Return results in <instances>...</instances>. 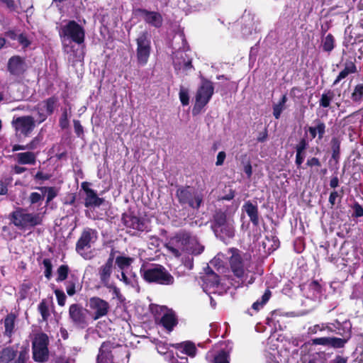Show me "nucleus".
I'll list each match as a JSON object with an SVG mask.
<instances>
[{"label":"nucleus","mask_w":363,"mask_h":363,"mask_svg":"<svg viewBox=\"0 0 363 363\" xmlns=\"http://www.w3.org/2000/svg\"><path fill=\"white\" fill-rule=\"evenodd\" d=\"M38 311L42 316V320L47 322L50 315L49 306L45 300H43L38 305Z\"/></svg>","instance_id":"nucleus-36"},{"label":"nucleus","mask_w":363,"mask_h":363,"mask_svg":"<svg viewBox=\"0 0 363 363\" xmlns=\"http://www.w3.org/2000/svg\"><path fill=\"white\" fill-rule=\"evenodd\" d=\"M60 125L62 129L67 128L69 125L67 112L65 110L60 118Z\"/></svg>","instance_id":"nucleus-54"},{"label":"nucleus","mask_w":363,"mask_h":363,"mask_svg":"<svg viewBox=\"0 0 363 363\" xmlns=\"http://www.w3.org/2000/svg\"><path fill=\"white\" fill-rule=\"evenodd\" d=\"M69 269L67 265H61L58 267L57 270V277L56 281L57 282L65 281L68 276Z\"/></svg>","instance_id":"nucleus-38"},{"label":"nucleus","mask_w":363,"mask_h":363,"mask_svg":"<svg viewBox=\"0 0 363 363\" xmlns=\"http://www.w3.org/2000/svg\"><path fill=\"white\" fill-rule=\"evenodd\" d=\"M35 179L37 180H48L50 179V176L48 174H44L42 172H38L34 176Z\"/></svg>","instance_id":"nucleus-63"},{"label":"nucleus","mask_w":363,"mask_h":363,"mask_svg":"<svg viewBox=\"0 0 363 363\" xmlns=\"http://www.w3.org/2000/svg\"><path fill=\"white\" fill-rule=\"evenodd\" d=\"M213 363H230L228 354L225 351L219 352L214 357Z\"/></svg>","instance_id":"nucleus-42"},{"label":"nucleus","mask_w":363,"mask_h":363,"mask_svg":"<svg viewBox=\"0 0 363 363\" xmlns=\"http://www.w3.org/2000/svg\"><path fill=\"white\" fill-rule=\"evenodd\" d=\"M36 154L31 151L19 152L14 155V159L16 162L21 165H34L36 163Z\"/></svg>","instance_id":"nucleus-23"},{"label":"nucleus","mask_w":363,"mask_h":363,"mask_svg":"<svg viewBox=\"0 0 363 363\" xmlns=\"http://www.w3.org/2000/svg\"><path fill=\"white\" fill-rule=\"evenodd\" d=\"M312 344L315 345L328 346L329 337H317L312 340Z\"/></svg>","instance_id":"nucleus-53"},{"label":"nucleus","mask_w":363,"mask_h":363,"mask_svg":"<svg viewBox=\"0 0 363 363\" xmlns=\"http://www.w3.org/2000/svg\"><path fill=\"white\" fill-rule=\"evenodd\" d=\"M43 194H47L46 202H50L57 195V189L55 187L41 186L38 187Z\"/></svg>","instance_id":"nucleus-35"},{"label":"nucleus","mask_w":363,"mask_h":363,"mask_svg":"<svg viewBox=\"0 0 363 363\" xmlns=\"http://www.w3.org/2000/svg\"><path fill=\"white\" fill-rule=\"evenodd\" d=\"M31 285L29 283H23L21 286L20 294L22 298H26L28 291L30 289Z\"/></svg>","instance_id":"nucleus-55"},{"label":"nucleus","mask_w":363,"mask_h":363,"mask_svg":"<svg viewBox=\"0 0 363 363\" xmlns=\"http://www.w3.org/2000/svg\"><path fill=\"white\" fill-rule=\"evenodd\" d=\"M202 288L206 293H216L220 284V279L215 272L208 269L206 274L202 277Z\"/></svg>","instance_id":"nucleus-17"},{"label":"nucleus","mask_w":363,"mask_h":363,"mask_svg":"<svg viewBox=\"0 0 363 363\" xmlns=\"http://www.w3.org/2000/svg\"><path fill=\"white\" fill-rule=\"evenodd\" d=\"M157 352L161 354H167L168 359L169 354H173L172 352H169V345L167 342L160 341L156 345Z\"/></svg>","instance_id":"nucleus-41"},{"label":"nucleus","mask_w":363,"mask_h":363,"mask_svg":"<svg viewBox=\"0 0 363 363\" xmlns=\"http://www.w3.org/2000/svg\"><path fill=\"white\" fill-rule=\"evenodd\" d=\"M333 158L336 159L340 153V143L335 138L332 140Z\"/></svg>","instance_id":"nucleus-50"},{"label":"nucleus","mask_w":363,"mask_h":363,"mask_svg":"<svg viewBox=\"0 0 363 363\" xmlns=\"http://www.w3.org/2000/svg\"><path fill=\"white\" fill-rule=\"evenodd\" d=\"M60 36L65 40H71L77 44H82L84 41L85 31L84 28L74 21H69L62 26Z\"/></svg>","instance_id":"nucleus-8"},{"label":"nucleus","mask_w":363,"mask_h":363,"mask_svg":"<svg viewBox=\"0 0 363 363\" xmlns=\"http://www.w3.org/2000/svg\"><path fill=\"white\" fill-rule=\"evenodd\" d=\"M306 165L309 167H320L321 163L318 158L312 157L307 160Z\"/></svg>","instance_id":"nucleus-62"},{"label":"nucleus","mask_w":363,"mask_h":363,"mask_svg":"<svg viewBox=\"0 0 363 363\" xmlns=\"http://www.w3.org/2000/svg\"><path fill=\"white\" fill-rule=\"evenodd\" d=\"M169 363H189L186 356L177 353V356L169 354Z\"/></svg>","instance_id":"nucleus-43"},{"label":"nucleus","mask_w":363,"mask_h":363,"mask_svg":"<svg viewBox=\"0 0 363 363\" xmlns=\"http://www.w3.org/2000/svg\"><path fill=\"white\" fill-rule=\"evenodd\" d=\"M160 323L169 332H171L177 324V319L172 311H167L162 316Z\"/></svg>","instance_id":"nucleus-26"},{"label":"nucleus","mask_w":363,"mask_h":363,"mask_svg":"<svg viewBox=\"0 0 363 363\" xmlns=\"http://www.w3.org/2000/svg\"><path fill=\"white\" fill-rule=\"evenodd\" d=\"M137 49L136 56L138 65H145L150 55L151 40L147 32H142L136 38Z\"/></svg>","instance_id":"nucleus-10"},{"label":"nucleus","mask_w":363,"mask_h":363,"mask_svg":"<svg viewBox=\"0 0 363 363\" xmlns=\"http://www.w3.org/2000/svg\"><path fill=\"white\" fill-rule=\"evenodd\" d=\"M113 260V255L111 254L106 262L100 266L97 271V275L100 279V283L108 289L113 287V284L111 282V279L114 268Z\"/></svg>","instance_id":"nucleus-14"},{"label":"nucleus","mask_w":363,"mask_h":363,"mask_svg":"<svg viewBox=\"0 0 363 363\" xmlns=\"http://www.w3.org/2000/svg\"><path fill=\"white\" fill-rule=\"evenodd\" d=\"M225 157H226V155H225V152H223V151L219 152L217 155V160H216V164L217 166L222 165L224 162Z\"/></svg>","instance_id":"nucleus-61"},{"label":"nucleus","mask_w":363,"mask_h":363,"mask_svg":"<svg viewBox=\"0 0 363 363\" xmlns=\"http://www.w3.org/2000/svg\"><path fill=\"white\" fill-rule=\"evenodd\" d=\"M363 97V84H358L355 86L354 90L352 94L353 101H359Z\"/></svg>","instance_id":"nucleus-44"},{"label":"nucleus","mask_w":363,"mask_h":363,"mask_svg":"<svg viewBox=\"0 0 363 363\" xmlns=\"http://www.w3.org/2000/svg\"><path fill=\"white\" fill-rule=\"evenodd\" d=\"M44 199V195L38 192H32L29 196V201L31 204H35L41 202Z\"/></svg>","instance_id":"nucleus-49"},{"label":"nucleus","mask_w":363,"mask_h":363,"mask_svg":"<svg viewBox=\"0 0 363 363\" xmlns=\"http://www.w3.org/2000/svg\"><path fill=\"white\" fill-rule=\"evenodd\" d=\"M173 347L181 348L180 354L184 356L194 357L196 353V348L192 342H186L181 344L172 345Z\"/></svg>","instance_id":"nucleus-30"},{"label":"nucleus","mask_w":363,"mask_h":363,"mask_svg":"<svg viewBox=\"0 0 363 363\" xmlns=\"http://www.w3.org/2000/svg\"><path fill=\"white\" fill-rule=\"evenodd\" d=\"M357 69L354 63L352 62H347L345 68L340 72L333 84H337L341 80L346 78L350 74L356 72Z\"/></svg>","instance_id":"nucleus-31"},{"label":"nucleus","mask_w":363,"mask_h":363,"mask_svg":"<svg viewBox=\"0 0 363 363\" xmlns=\"http://www.w3.org/2000/svg\"><path fill=\"white\" fill-rule=\"evenodd\" d=\"M55 294L57 300V303L60 306H63L65 304V301H66V298H67L66 295L64 293V291L62 290H60V289H55Z\"/></svg>","instance_id":"nucleus-48"},{"label":"nucleus","mask_w":363,"mask_h":363,"mask_svg":"<svg viewBox=\"0 0 363 363\" xmlns=\"http://www.w3.org/2000/svg\"><path fill=\"white\" fill-rule=\"evenodd\" d=\"M113 348V343L104 342L99 348L97 363H113V355L111 353Z\"/></svg>","instance_id":"nucleus-21"},{"label":"nucleus","mask_w":363,"mask_h":363,"mask_svg":"<svg viewBox=\"0 0 363 363\" xmlns=\"http://www.w3.org/2000/svg\"><path fill=\"white\" fill-rule=\"evenodd\" d=\"M177 196L180 203L188 204L190 207L196 209L200 207L203 201L201 193L190 186L178 189Z\"/></svg>","instance_id":"nucleus-9"},{"label":"nucleus","mask_w":363,"mask_h":363,"mask_svg":"<svg viewBox=\"0 0 363 363\" xmlns=\"http://www.w3.org/2000/svg\"><path fill=\"white\" fill-rule=\"evenodd\" d=\"M325 329H328L329 330H332L328 326L325 324L320 325H315L308 328V332L309 334H315L318 330H324Z\"/></svg>","instance_id":"nucleus-51"},{"label":"nucleus","mask_w":363,"mask_h":363,"mask_svg":"<svg viewBox=\"0 0 363 363\" xmlns=\"http://www.w3.org/2000/svg\"><path fill=\"white\" fill-rule=\"evenodd\" d=\"M90 309L93 311L94 320H98L108 314L109 304L105 300L99 297H92L89 301Z\"/></svg>","instance_id":"nucleus-16"},{"label":"nucleus","mask_w":363,"mask_h":363,"mask_svg":"<svg viewBox=\"0 0 363 363\" xmlns=\"http://www.w3.org/2000/svg\"><path fill=\"white\" fill-rule=\"evenodd\" d=\"M133 262V259L130 257L119 256L116 257V263L121 269L129 267Z\"/></svg>","instance_id":"nucleus-39"},{"label":"nucleus","mask_w":363,"mask_h":363,"mask_svg":"<svg viewBox=\"0 0 363 363\" xmlns=\"http://www.w3.org/2000/svg\"><path fill=\"white\" fill-rule=\"evenodd\" d=\"M12 125L16 132H19L24 136H28L35 128V120L32 116H26L14 118Z\"/></svg>","instance_id":"nucleus-15"},{"label":"nucleus","mask_w":363,"mask_h":363,"mask_svg":"<svg viewBox=\"0 0 363 363\" xmlns=\"http://www.w3.org/2000/svg\"><path fill=\"white\" fill-rule=\"evenodd\" d=\"M333 98L334 93L331 91H328V92L323 94L319 101L320 106L323 108L329 107Z\"/></svg>","instance_id":"nucleus-37"},{"label":"nucleus","mask_w":363,"mask_h":363,"mask_svg":"<svg viewBox=\"0 0 363 363\" xmlns=\"http://www.w3.org/2000/svg\"><path fill=\"white\" fill-rule=\"evenodd\" d=\"M57 102V98L50 97L38 104L37 109L40 116V122L44 121L48 116L53 113Z\"/></svg>","instance_id":"nucleus-18"},{"label":"nucleus","mask_w":363,"mask_h":363,"mask_svg":"<svg viewBox=\"0 0 363 363\" xmlns=\"http://www.w3.org/2000/svg\"><path fill=\"white\" fill-rule=\"evenodd\" d=\"M313 123L314 125L310 126L308 128L311 140L314 139L317 135L319 140H322L325 133L326 125L325 123L319 119H315L313 121Z\"/></svg>","instance_id":"nucleus-22"},{"label":"nucleus","mask_w":363,"mask_h":363,"mask_svg":"<svg viewBox=\"0 0 363 363\" xmlns=\"http://www.w3.org/2000/svg\"><path fill=\"white\" fill-rule=\"evenodd\" d=\"M40 143V139L38 137L34 138L28 144L26 145L27 149L28 150H35Z\"/></svg>","instance_id":"nucleus-57"},{"label":"nucleus","mask_w":363,"mask_h":363,"mask_svg":"<svg viewBox=\"0 0 363 363\" xmlns=\"http://www.w3.org/2000/svg\"><path fill=\"white\" fill-rule=\"evenodd\" d=\"M347 340L345 339H342L340 337H329V344L328 346L333 348H342Z\"/></svg>","instance_id":"nucleus-40"},{"label":"nucleus","mask_w":363,"mask_h":363,"mask_svg":"<svg viewBox=\"0 0 363 363\" xmlns=\"http://www.w3.org/2000/svg\"><path fill=\"white\" fill-rule=\"evenodd\" d=\"M16 357L13 363H26L29 359V349L27 347H21L20 351L17 352Z\"/></svg>","instance_id":"nucleus-33"},{"label":"nucleus","mask_w":363,"mask_h":363,"mask_svg":"<svg viewBox=\"0 0 363 363\" xmlns=\"http://www.w3.org/2000/svg\"><path fill=\"white\" fill-rule=\"evenodd\" d=\"M242 208L247 215L250 217V220L252 224L255 226H257L259 223L257 206L248 201L243 205Z\"/></svg>","instance_id":"nucleus-24"},{"label":"nucleus","mask_w":363,"mask_h":363,"mask_svg":"<svg viewBox=\"0 0 363 363\" xmlns=\"http://www.w3.org/2000/svg\"><path fill=\"white\" fill-rule=\"evenodd\" d=\"M17 350L9 346L0 351V363H10L17 355Z\"/></svg>","instance_id":"nucleus-29"},{"label":"nucleus","mask_w":363,"mask_h":363,"mask_svg":"<svg viewBox=\"0 0 363 363\" xmlns=\"http://www.w3.org/2000/svg\"><path fill=\"white\" fill-rule=\"evenodd\" d=\"M142 277L148 283H155L161 285H172L174 277L160 264L143 266L140 269Z\"/></svg>","instance_id":"nucleus-2"},{"label":"nucleus","mask_w":363,"mask_h":363,"mask_svg":"<svg viewBox=\"0 0 363 363\" xmlns=\"http://www.w3.org/2000/svg\"><path fill=\"white\" fill-rule=\"evenodd\" d=\"M145 21L154 27L160 28L162 24V17L160 13L155 11L143 10Z\"/></svg>","instance_id":"nucleus-27"},{"label":"nucleus","mask_w":363,"mask_h":363,"mask_svg":"<svg viewBox=\"0 0 363 363\" xmlns=\"http://www.w3.org/2000/svg\"><path fill=\"white\" fill-rule=\"evenodd\" d=\"M85 193L86 199L84 204L86 207H99L103 203L104 199L99 198L93 189H85Z\"/></svg>","instance_id":"nucleus-25"},{"label":"nucleus","mask_w":363,"mask_h":363,"mask_svg":"<svg viewBox=\"0 0 363 363\" xmlns=\"http://www.w3.org/2000/svg\"><path fill=\"white\" fill-rule=\"evenodd\" d=\"M98 239V233L96 230L91 228H85L76 244V251L86 259H90L92 257L91 252H88L92 245Z\"/></svg>","instance_id":"nucleus-6"},{"label":"nucleus","mask_w":363,"mask_h":363,"mask_svg":"<svg viewBox=\"0 0 363 363\" xmlns=\"http://www.w3.org/2000/svg\"><path fill=\"white\" fill-rule=\"evenodd\" d=\"M74 128L77 136H80L83 133V127L82 126L79 121H74Z\"/></svg>","instance_id":"nucleus-60"},{"label":"nucleus","mask_w":363,"mask_h":363,"mask_svg":"<svg viewBox=\"0 0 363 363\" xmlns=\"http://www.w3.org/2000/svg\"><path fill=\"white\" fill-rule=\"evenodd\" d=\"M213 91V83L208 80L203 79L196 95V104L194 111L196 108L201 109L203 108L210 101Z\"/></svg>","instance_id":"nucleus-13"},{"label":"nucleus","mask_w":363,"mask_h":363,"mask_svg":"<svg viewBox=\"0 0 363 363\" xmlns=\"http://www.w3.org/2000/svg\"><path fill=\"white\" fill-rule=\"evenodd\" d=\"M308 288L310 290H311L314 294L315 293H319L320 290V286L318 284L317 281H311L309 285Z\"/></svg>","instance_id":"nucleus-59"},{"label":"nucleus","mask_w":363,"mask_h":363,"mask_svg":"<svg viewBox=\"0 0 363 363\" xmlns=\"http://www.w3.org/2000/svg\"><path fill=\"white\" fill-rule=\"evenodd\" d=\"M69 318L77 328L84 329L89 325V312L79 304L74 303L69 306Z\"/></svg>","instance_id":"nucleus-11"},{"label":"nucleus","mask_w":363,"mask_h":363,"mask_svg":"<svg viewBox=\"0 0 363 363\" xmlns=\"http://www.w3.org/2000/svg\"><path fill=\"white\" fill-rule=\"evenodd\" d=\"M16 315L12 313H9L4 320L5 328L4 335L11 337L14 333Z\"/></svg>","instance_id":"nucleus-28"},{"label":"nucleus","mask_w":363,"mask_h":363,"mask_svg":"<svg viewBox=\"0 0 363 363\" xmlns=\"http://www.w3.org/2000/svg\"><path fill=\"white\" fill-rule=\"evenodd\" d=\"M166 247L175 257H179L184 253L198 255L204 250L196 237L186 231L177 233L169 240Z\"/></svg>","instance_id":"nucleus-1"},{"label":"nucleus","mask_w":363,"mask_h":363,"mask_svg":"<svg viewBox=\"0 0 363 363\" xmlns=\"http://www.w3.org/2000/svg\"><path fill=\"white\" fill-rule=\"evenodd\" d=\"M187 50L188 49L184 45L182 49L179 48L173 53L172 60L175 70L186 73L193 69L192 57L186 53Z\"/></svg>","instance_id":"nucleus-12"},{"label":"nucleus","mask_w":363,"mask_h":363,"mask_svg":"<svg viewBox=\"0 0 363 363\" xmlns=\"http://www.w3.org/2000/svg\"><path fill=\"white\" fill-rule=\"evenodd\" d=\"M11 219L13 225L21 230L30 229L42 223L40 213H30L22 208L12 212Z\"/></svg>","instance_id":"nucleus-3"},{"label":"nucleus","mask_w":363,"mask_h":363,"mask_svg":"<svg viewBox=\"0 0 363 363\" xmlns=\"http://www.w3.org/2000/svg\"><path fill=\"white\" fill-rule=\"evenodd\" d=\"M13 39L16 40L23 48H28L30 45V40L23 33L16 35Z\"/></svg>","instance_id":"nucleus-47"},{"label":"nucleus","mask_w":363,"mask_h":363,"mask_svg":"<svg viewBox=\"0 0 363 363\" xmlns=\"http://www.w3.org/2000/svg\"><path fill=\"white\" fill-rule=\"evenodd\" d=\"M0 1L4 4L10 11H16V5L14 0H0Z\"/></svg>","instance_id":"nucleus-58"},{"label":"nucleus","mask_w":363,"mask_h":363,"mask_svg":"<svg viewBox=\"0 0 363 363\" xmlns=\"http://www.w3.org/2000/svg\"><path fill=\"white\" fill-rule=\"evenodd\" d=\"M322 46L324 51L330 52L335 47V38L332 34H328L322 40Z\"/></svg>","instance_id":"nucleus-34"},{"label":"nucleus","mask_w":363,"mask_h":363,"mask_svg":"<svg viewBox=\"0 0 363 363\" xmlns=\"http://www.w3.org/2000/svg\"><path fill=\"white\" fill-rule=\"evenodd\" d=\"M49 338L44 333L35 335L32 341L33 359L36 362H46L49 358Z\"/></svg>","instance_id":"nucleus-7"},{"label":"nucleus","mask_w":363,"mask_h":363,"mask_svg":"<svg viewBox=\"0 0 363 363\" xmlns=\"http://www.w3.org/2000/svg\"><path fill=\"white\" fill-rule=\"evenodd\" d=\"M7 69L11 74L20 76L26 70V64L23 57L15 55L9 60Z\"/></svg>","instance_id":"nucleus-19"},{"label":"nucleus","mask_w":363,"mask_h":363,"mask_svg":"<svg viewBox=\"0 0 363 363\" xmlns=\"http://www.w3.org/2000/svg\"><path fill=\"white\" fill-rule=\"evenodd\" d=\"M43 264L45 267V277L50 279L52 276V265L50 259H44Z\"/></svg>","instance_id":"nucleus-46"},{"label":"nucleus","mask_w":363,"mask_h":363,"mask_svg":"<svg viewBox=\"0 0 363 363\" xmlns=\"http://www.w3.org/2000/svg\"><path fill=\"white\" fill-rule=\"evenodd\" d=\"M179 99L183 106H187L189 103V91L183 86L180 88Z\"/></svg>","instance_id":"nucleus-45"},{"label":"nucleus","mask_w":363,"mask_h":363,"mask_svg":"<svg viewBox=\"0 0 363 363\" xmlns=\"http://www.w3.org/2000/svg\"><path fill=\"white\" fill-rule=\"evenodd\" d=\"M123 224L127 228L137 231H145L147 230V224L145 220L135 216L125 215L123 217Z\"/></svg>","instance_id":"nucleus-20"},{"label":"nucleus","mask_w":363,"mask_h":363,"mask_svg":"<svg viewBox=\"0 0 363 363\" xmlns=\"http://www.w3.org/2000/svg\"><path fill=\"white\" fill-rule=\"evenodd\" d=\"M287 101L286 95H283L279 102L273 106V115L276 119H279L282 111L285 109V104Z\"/></svg>","instance_id":"nucleus-32"},{"label":"nucleus","mask_w":363,"mask_h":363,"mask_svg":"<svg viewBox=\"0 0 363 363\" xmlns=\"http://www.w3.org/2000/svg\"><path fill=\"white\" fill-rule=\"evenodd\" d=\"M308 143L305 139H301L296 147V152L303 154V151L307 148Z\"/></svg>","instance_id":"nucleus-56"},{"label":"nucleus","mask_w":363,"mask_h":363,"mask_svg":"<svg viewBox=\"0 0 363 363\" xmlns=\"http://www.w3.org/2000/svg\"><path fill=\"white\" fill-rule=\"evenodd\" d=\"M212 229L217 237L222 239L234 236V228L232 220L227 218L225 212L216 211L212 222Z\"/></svg>","instance_id":"nucleus-5"},{"label":"nucleus","mask_w":363,"mask_h":363,"mask_svg":"<svg viewBox=\"0 0 363 363\" xmlns=\"http://www.w3.org/2000/svg\"><path fill=\"white\" fill-rule=\"evenodd\" d=\"M230 267L233 274L239 279L244 278L250 272V256L241 253L237 249L230 250Z\"/></svg>","instance_id":"nucleus-4"},{"label":"nucleus","mask_w":363,"mask_h":363,"mask_svg":"<svg viewBox=\"0 0 363 363\" xmlns=\"http://www.w3.org/2000/svg\"><path fill=\"white\" fill-rule=\"evenodd\" d=\"M354 210L356 217H361L363 216V208L359 203L354 204Z\"/></svg>","instance_id":"nucleus-64"},{"label":"nucleus","mask_w":363,"mask_h":363,"mask_svg":"<svg viewBox=\"0 0 363 363\" xmlns=\"http://www.w3.org/2000/svg\"><path fill=\"white\" fill-rule=\"evenodd\" d=\"M75 280H69L66 284V291L69 296H73L76 293L75 290Z\"/></svg>","instance_id":"nucleus-52"}]
</instances>
